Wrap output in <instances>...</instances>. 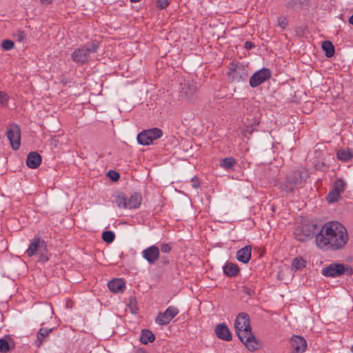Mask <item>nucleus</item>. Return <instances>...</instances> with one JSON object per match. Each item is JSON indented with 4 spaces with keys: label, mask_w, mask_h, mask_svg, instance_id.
Instances as JSON below:
<instances>
[{
    "label": "nucleus",
    "mask_w": 353,
    "mask_h": 353,
    "mask_svg": "<svg viewBox=\"0 0 353 353\" xmlns=\"http://www.w3.org/2000/svg\"><path fill=\"white\" fill-rule=\"evenodd\" d=\"M135 353H148L147 351L143 348V347H138L136 351H135Z\"/></svg>",
    "instance_id": "79ce46f5"
},
{
    "label": "nucleus",
    "mask_w": 353,
    "mask_h": 353,
    "mask_svg": "<svg viewBox=\"0 0 353 353\" xmlns=\"http://www.w3.org/2000/svg\"><path fill=\"white\" fill-rule=\"evenodd\" d=\"M1 46L5 50H10L14 48V43L10 39H5L2 41Z\"/></svg>",
    "instance_id": "72a5a7b5"
},
{
    "label": "nucleus",
    "mask_w": 353,
    "mask_h": 353,
    "mask_svg": "<svg viewBox=\"0 0 353 353\" xmlns=\"http://www.w3.org/2000/svg\"><path fill=\"white\" fill-rule=\"evenodd\" d=\"M192 185H193V187H194V188H198V186H199V185H198L197 183H194L192 184Z\"/></svg>",
    "instance_id": "a18cd8bd"
},
{
    "label": "nucleus",
    "mask_w": 353,
    "mask_h": 353,
    "mask_svg": "<svg viewBox=\"0 0 353 353\" xmlns=\"http://www.w3.org/2000/svg\"><path fill=\"white\" fill-rule=\"evenodd\" d=\"M180 97L188 101H194L196 98V86L189 81L184 80L180 83Z\"/></svg>",
    "instance_id": "6e6552de"
},
{
    "label": "nucleus",
    "mask_w": 353,
    "mask_h": 353,
    "mask_svg": "<svg viewBox=\"0 0 353 353\" xmlns=\"http://www.w3.org/2000/svg\"><path fill=\"white\" fill-rule=\"evenodd\" d=\"M336 156L341 161H347L353 157V150L350 148L339 150L336 153Z\"/></svg>",
    "instance_id": "412c9836"
},
{
    "label": "nucleus",
    "mask_w": 353,
    "mask_h": 353,
    "mask_svg": "<svg viewBox=\"0 0 353 353\" xmlns=\"http://www.w3.org/2000/svg\"><path fill=\"white\" fill-rule=\"evenodd\" d=\"M9 97L4 92L0 91V108L7 105Z\"/></svg>",
    "instance_id": "c9c22d12"
},
{
    "label": "nucleus",
    "mask_w": 353,
    "mask_h": 353,
    "mask_svg": "<svg viewBox=\"0 0 353 353\" xmlns=\"http://www.w3.org/2000/svg\"><path fill=\"white\" fill-rule=\"evenodd\" d=\"M254 47V44L251 41H246L245 43V48L247 50H251Z\"/></svg>",
    "instance_id": "a19ab883"
},
{
    "label": "nucleus",
    "mask_w": 353,
    "mask_h": 353,
    "mask_svg": "<svg viewBox=\"0 0 353 353\" xmlns=\"http://www.w3.org/2000/svg\"><path fill=\"white\" fill-rule=\"evenodd\" d=\"M340 197L341 193L332 189L328 193L327 199L329 203H334L337 201Z\"/></svg>",
    "instance_id": "c756f323"
},
{
    "label": "nucleus",
    "mask_w": 353,
    "mask_h": 353,
    "mask_svg": "<svg viewBox=\"0 0 353 353\" xmlns=\"http://www.w3.org/2000/svg\"><path fill=\"white\" fill-rule=\"evenodd\" d=\"M137 139L138 143L143 145H149L153 142L151 139V137H149L145 130L138 134Z\"/></svg>",
    "instance_id": "393cba45"
},
{
    "label": "nucleus",
    "mask_w": 353,
    "mask_h": 353,
    "mask_svg": "<svg viewBox=\"0 0 353 353\" xmlns=\"http://www.w3.org/2000/svg\"><path fill=\"white\" fill-rule=\"evenodd\" d=\"M322 274L326 277H339L343 274L351 275L353 270L348 265L339 263H332L323 268Z\"/></svg>",
    "instance_id": "39448f33"
},
{
    "label": "nucleus",
    "mask_w": 353,
    "mask_h": 353,
    "mask_svg": "<svg viewBox=\"0 0 353 353\" xmlns=\"http://www.w3.org/2000/svg\"><path fill=\"white\" fill-rule=\"evenodd\" d=\"M235 332L240 341L250 351H254L258 348V344L250 323L249 315L246 313H240L237 315L234 323Z\"/></svg>",
    "instance_id": "f03ea898"
},
{
    "label": "nucleus",
    "mask_w": 353,
    "mask_h": 353,
    "mask_svg": "<svg viewBox=\"0 0 353 353\" xmlns=\"http://www.w3.org/2000/svg\"><path fill=\"white\" fill-rule=\"evenodd\" d=\"M321 47L325 51L327 57L330 58L334 54V47L331 41H324L322 43Z\"/></svg>",
    "instance_id": "b1692460"
},
{
    "label": "nucleus",
    "mask_w": 353,
    "mask_h": 353,
    "mask_svg": "<svg viewBox=\"0 0 353 353\" xmlns=\"http://www.w3.org/2000/svg\"><path fill=\"white\" fill-rule=\"evenodd\" d=\"M348 239L347 230L341 223L330 221L316 234V243L321 249L338 250L345 247Z\"/></svg>",
    "instance_id": "f257e3e1"
},
{
    "label": "nucleus",
    "mask_w": 353,
    "mask_h": 353,
    "mask_svg": "<svg viewBox=\"0 0 353 353\" xmlns=\"http://www.w3.org/2000/svg\"><path fill=\"white\" fill-rule=\"evenodd\" d=\"M10 350V345L5 339H0V352L7 353Z\"/></svg>",
    "instance_id": "2f4dec72"
},
{
    "label": "nucleus",
    "mask_w": 353,
    "mask_h": 353,
    "mask_svg": "<svg viewBox=\"0 0 353 353\" xmlns=\"http://www.w3.org/2000/svg\"><path fill=\"white\" fill-rule=\"evenodd\" d=\"M292 353H303L307 348L306 340L299 335H294L290 340Z\"/></svg>",
    "instance_id": "ddd939ff"
},
{
    "label": "nucleus",
    "mask_w": 353,
    "mask_h": 353,
    "mask_svg": "<svg viewBox=\"0 0 353 353\" xmlns=\"http://www.w3.org/2000/svg\"><path fill=\"white\" fill-rule=\"evenodd\" d=\"M108 174L114 181L119 180L120 176L119 174L115 171H110Z\"/></svg>",
    "instance_id": "ea45409f"
},
{
    "label": "nucleus",
    "mask_w": 353,
    "mask_h": 353,
    "mask_svg": "<svg viewBox=\"0 0 353 353\" xmlns=\"http://www.w3.org/2000/svg\"><path fill=\"white\" fill-rule=\"evenodd\" d=\"M239 272V268L238 265L233 263H227L223 266V272L228 276H234Z\"/></svg>",
    "instance_id": "aec40b11"
},
{
    "label": "nucleus",
    "mask_w": 353,
    "mask_h": 353,
    "mask_svg": "<svg viewBox=\"0 0 353 353\" xmlns=\"http://www.w3.org/2000/svg\"><path fill=\"white\" fill-rule=\"evenodd\" d=\"M228 76L232 81H244L248 76L247 67L242 63H231L229 66Z\"/></svg>",
    "instance_id": "0eeeda50"
},
{
    "label": "nucleus",
    "mask_w": 353,
    "mask_h": 353,
    "mask_svg": "<svg viewBox=\"0 0 353 353\" xmlns=\"http://www.w3.org/2000/svg\"><path fill=\"white\" fill-rule=\"evenodd\" d=\"M141 195L137 193L132 194L130 196L120 194L115 199L117 207L123 209L138 208L141 205Z\"/></svg>",
    "instance_id": "423d86ee"
},
{
    "label": "nucleus",
    "mask_w": 353,
    "mask_h": 353,
    "mask_svg": "<svg viewBox=\"0 0 353 353\" xmlns=\"http://www.w3.org/2000/svg\"><path fill=\"white\" fill-rule=\"evenodd\" d=\"M149 137H151V139L153 141L157 139H159L163 135V132L161 129L155 128L150 130H145Z\"/></svg>",
    "instance_id": "bb28decb"
},
{
    "label": "nucleus",
    "mask_w": 353,
    "mask_h": 353,
    "mask_svg": "<svg viewBox=\"0 0 353 353\" xmlns=\"http://www.w3.org/2000/svg\"><path fill=\"white\" fill-rule=\"evenodd\" d=\"M214 332L216 336L226 341H230L232 340V334L228 328V327L225 323H220L217 325L214 329Z\"/></svg>",
    "instance_id": "dca6fc26"
},
{
    "label": "nucleus",
    "mask_w": 353,
    "mask_h": 353,
    "mask_svg": "<svg viewBox=\"0 0 353 353\" xmlns=\"http://www.w3.org/2000/svg\"><path fill=\"white\" fill-rule=\"evenodd\" d=\"M115 238L114 234L111 231H105L103 232L102 239L105 242L112 243Z\"/></svg>",
    "instance_id": "7c9ffc66"
},
{
    "label": "nucleus",
    "mask_w": 353,
    "mask_h": 353,
    "mask_svg": "<svg viewBox=\"0 0 353 353\" xmlns=\"http://www.w3.org/2000/svg\"><path fill=\"white\" fill-rule=\"evenodd\" d=\"M40 2L42 4H51L52 2V0H40Z\"/></svg>",
    "instance_id": "37998d69"
},
{
    "label": "nucleus",
    "mask_w": 353,
    "mask_h": 353,
    "mask_svg": "<svg viewBox=\"0 0 353 353\" xmlns=\"http://www.w3.org/2000/svg\"><path fill=\"white\" fill-rule=\"evenodd\" d=\"M172 249V246L170 243H161L160 245V248H159V250L163 252V253H169L171 252Z\"/></svg>",
    "instance_id": "e433bc0d"
},
{
    "label": "nucleus",
    "mask_w": 353,
    "mask_h": 353,
    "mask_svg": "<svg viewBox=\"0 0 353 353\" xmlns=\"http://www.w3.org/2000/svg\"><path fill=\"white\" fill-rule=\"evenodd\" d=\"M179 309L175 306H169L164 312H159L155 319L159 325H168L179 314Z\"/></svg>",
    "instance_id": "9d476101"
},
{
    "label": "nucleus",
    "mask_w": 353,
    "mask_h": 353,
    "mask_svg": "<svg viewBox=\"0 0 353 353\" xmlns=\"http://www.w3.org/2000/svg\"><path fill=\"white\" fill-rule=\"evenodd\" d=\"M14 37L19 42H23L26 38V34L23 30H17L14 34Z\"/></svg>",
    "instance_id": "f704fd0d"
},
{
    "label": "nucleus",
    "mask_w": 353,
    "mask_h": 353,
    "mask_svg": "<svg viewBox=\"0 0 353 353\" xmlns=\"http://www.w3.org/2000/svg\"><path fill=\"white\" fill-rule=\"evenodd\" d=\"M108 288L113 292H120L125 288V282L120 279H113L108 284Z\"/></svg>",
    "instance_id": "6ab92c4d"
},
{
    "label": "nucleus",
    "mask_w": 353,
    "mask_h": 353,
    "mask_svg": "<svg viewBox=\"0 0 353 353\" xmlns=\"http://www.w3.org/2000/svg\"><path fill=\"white\" fill-rule=\"evenodd\" d=\"M309 176V172L305 168L294 170L279 183V188L286 195H293L296 190L304 186Z\"/></svg>",
    "instance_id": "7ed1b4c3"
},
{
    "label": "nucleus",
    "mask_w": 353,
    "mask_h": 353,
    "mask_svg": "<svg viewBox=\"0 0 353 353\" xmlns=\"http://www.w3.org/2000/svg\"><path fill=\"white\" fill-rule=\"evenodd\" d=\"M46 245V244L44 241L41 240L39 237H34L31 241L26 253L29 256H32L39 251L43 250Z\"/></svg>",
    "instance_id": "2eb2a0df"
},
{
    "label": "nucleus",
    "mask_w": 353,
    "mask_h": 353,
    "mask_svg": "<svg viewBox=\"0 0 353 353\" xmlns=\"http://www.w3.org/2000/svg\"><path fill=\"white\" fill-rule=\"evenodd\" d=\"M306 265V261L301 257H296L293 259L292 262V266L296 270H300L305 268Z\"/></svg>",
    "instance_id": "cd10ccee"
},
{
    "label": "nucleus",
    "mask_w": 353,
    "mask_h": 353,
    "mask_svg": "<svg viewBox=\"0 0 353 353\" xmlns=\"http://www.w3.org/2000/svg\"><path fill=\"white\" fill-rule=\"evenodd\" d=\"M345 183L341 179H338L335 181L333 190L341 193L345 190Z\"/></svg>",
    "instance_id": "c85d7f7f"
},
{
    "label": "nucleus",
    "mask_w": 353,
    "mask_h": 353,
    "mask_svg": "<svg viewBox=\"0 0 353 353\" xmlns=\"http://www.w3.org/2000/svg\"><path fill=\"white\" fill-rule=\"evenodd\" d=\"M272 72L268 68H262L255 72L250 78L249 84L252 88H256L265 81L268 80Z\"/></svg>",
    "instance_id": "1a4fd4ad"
},
{
    "label": "nucleus",
    "mask_w": 353,
    "mask_h": 353,
    "mask_svg": "<svg viewBox=\"0 0 353 353\" xmlns=\"http://www.w3.org/2000/svg\"><path fill=\"white\" fill-rule=\"evenodd\" d=\"M98 48L99 46L95 43L82 46L73 51L71 58L77 64L83 65L89 60L90 54L95 53Z\"/></svg>",
    "instance_id": "20e7f679"
},
{
    "label": "nucleus",
    "mask_w": 353,
    "mask_h": 353,
    "mask_svg": "<svg viewBox=\"0 0 353 353\" xmlns=\"http://www.w3.org/2000/svg\"><path fill=\"white\" fill-rule=\"evenodd\" d=\"M277 25L281 29H285L288 25L287 19L283 17H279L277 19Z\"/></svg>",
    "instance_id": "4c0bfd02"
},
{
    "label": "nucleus",
    "mask_w": 353,
    "mask_h": 353,
    "mask_svg": "<svg viewBox=\"0 0 353 353\" xmlns=\"http://www.w3.org/2000/svg\"><path fill=\"white\" fill-rule=\"evenodd\" d=\"M155 336L154 334L149 330H143L140 336V341L143 344H148L154 341Z\"/></svg>",
    "instance_id": "4be33fe9"
},
{
    "label": "nucleus",
    "mask_w": 353,
    "mask_h": 353,
    "mask_svg": "<svg viewBox=\"0 0 353 353\" xmlns=\"http://www.w3.org/2000/svg\"><path fill=\"white\" fill-rule=\"evenodd\" d=\"M252 247L250 245H245L236 252V259L243 263L249 262L251 258Z\"/></svg>",
    "instance_id": "f3484780"
},
{
    "label": "nucleus",
    "mask_w": 353,
    "mask_h": 353,
    "mask_svg": "<svg viewBox=\"0 0 353 353\" xmlns=\"http://www.w3.org/2000/svg\"><path fill=\"white\" fill-rule=\"evenodd\" d=\"M53 330L52 328H50V329H48V328H44V327H41L40 328V330H39L38 333H37V340L36 341L37 343V345L38 347H39L41 343H43V341L45 340L46 337L50 333L52 332Z\"/></svg>",
    "instance_id": "5701e85b"
},
{
    "label": "nucleus",
    "mask_w": 353,
    "mask_h": 353,
    "mask_svg": "<svg viewBox=\"0 0 353 353\" xmlns=\"http://www.w3.org/2000/svg\"><path fill=\"white\" fill-rule=\"evenodd\" d=\"M236 163V160L233 157H226L220 161V166L225 170H229L235 165Z\"/></svg>",
    "instance_id": "a878e982"
},
{
    "label": "nucleus",
    "mask_w": 353,
    "mask_h": 353,
    "mask_svg": "<svg viewBox=\"0 0 353 353\" xmlns=\"http://www.w3.org/2000/svg\"><path fill=\"white\" fill-rule=\"evenodd\" d=\"M314 234L313 229L307 225L299 227L294 232L296 239L301 242L307 241Z\"/></svg>",
    "instance_id": "4468645a"
},
{
    "label": "nucleus",
    "mask_w": 353,
    "mask_h": 353,
    "mask_svg": "<svg viewBox=\"0 0 353 353\" xmlns=\"http://www.w3.org/2000/svg\"><path fill=\"white\" fill-rule=\"evenodd\" d=\"M41 163V157L37 152H31L27 157L26 164L32 169L37 168Z\"/></svg>",
    "instance_id": "a211bd4d"
},
{
    "label": "nucleus",
    "mask_w": 353,
    "mask_h": 353,
    "mask_svg": "<svg viewBox=\"0 0 353 353\" xmlns=\"http://www.w3.org/2000/svg\"><path fill=\"white\" fill-rule=\"evenodd\" d=\"M351 351L353 353V345L352 346Z\"/></svg>",
    "instance_id": "49530a36"
},
{
    "label": "nucleus",
    "mask_w": 353,
    "mask_h": 353,
    "mask_svg": "<svg viewBox=\"0 0 353 353\" xmlns=\"http://www.w3.org/2000/svg\"><path fill=\"white\" fill-rule=\"evenodd\" d=\"M142 257L150 264H154L159 258L160 250L159 248L153 245L144 249L142 252Z\"/></svg>",
    "instance_id": "f8f14e48"
},
{
    "label": "nucleus",
    "mask_w": 353,
    "mask_h": 353,
    "mask_svg": "<svg viewBox=\"0 0 353 353\" xmlns=\"http://www.w3.org/2000/svg\"><path fill=\"white\" fill-rule=\"evenodd\" d=\"M157 4V7L159 9L163 10L168 6V5L170 4V1L169 0H158Z\"/></svg>",
    "instance_id": "58836bf2"
},
{
    "label": "nucleus",
    "mask_w": 353,
    "mask_h": 353,
    "mask_svg": "<svg viewBox=\"0 0 353 353\" xmlns=\"http://www.w3.org/2000/svg\"><path fill=\"white\" fill-rule=\"evenodd\" d=\"M39 259L38 261L40 263H45L48 261V257L47 256V248L46 245L44 247V250L39 251L38 253Z\"/></svg>",
    "instance_id": "473e14b6"
},
{
    "label": "nucleus",
    "mask_w": 353,
    "mask_h": 353,
    "mask_svg": "<svg viewBox=\"0 0 353 353\" xmlns=\"http://www.w3.org/2000/svg\"><path fill=\"white\" fill-rule=\"evenodd\" d=\"M6 135L10 141L12 148L14 150H17L21 145V132L19 128L16 125L11 126L8 129Z\"/></svg>",
    "instance_id": "9b49d317"
},
{
    "label": "nucleus",
    "mask_w": 353,
    "mask_h": 353,
    "mask_svg": "<svg viewBox=\"0 0 353 353\" xmlns=\"http://www.w3.org/2000/svg\"><path fill=\"white\" fill-rule=\"evenodd\" d=\"M130 1L132 3H138V2L141 1V0H130Z\"/></svg>",
    "instance_id": "c03bdc74"
}]
</instances>
